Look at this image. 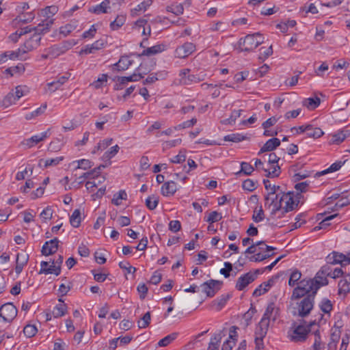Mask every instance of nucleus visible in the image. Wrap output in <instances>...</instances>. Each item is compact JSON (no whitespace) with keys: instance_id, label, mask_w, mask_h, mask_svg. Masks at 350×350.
Listing matches in <instances>:
<instances>
[{"instance_id":"24","label":"nucleus","mask_w":350,"mask_h":350,"mask_svg":"<svg viewBox=\"0 0 350 350\" xmlns=\"http://www.w3.org/2000/svg\"><path fill=\"white\" fill-rule=\"evenodd\" d=\"M258 331L256 332L255 344L256 348L258 350L263 349V338L266 336L268 329H264L263 327H258Z\"/></svg>"},{"instance_id":"46","label":"nucleus","mask_w":350,"mask_h":350,"mask_svg":"<svg viewBox=\"0 0 350 350\" xmlns=\"http://www.w3.org/2000/svg\"><path fill=\"white\" fill-rule=\"evenodd\" d=\"M151 320V315L150 312H147L141 319V320L138 321L137 325L139 328H146L147 327Z\"/></svg>"},{"instance_id":"28","label":"nucleus","mask_w":350,"mask_h":350,"mask_svg":"<svg viewBox=\"0 0 350 350\" xmlns=\"http://www.w3.org/2000/svg\"><path fill=\"white\" fill-rule=\"evenodd\" d=\"M126 22V16L118 15L114 21L111 22L109 27L112 31L118 30Z\"/></svg>"},{"instance_id":"23","label":"nucleus","mask_w":350,"mask_h":350,"mask_svg":"<svg viewBox=\"0 0 350 350\" xmlns=\"http://www.w3.org/2000/svg\"><path fill=\"white\" fill-rule=\"evenodd\" d=\"M28 260V255H22L20 254H17L16 259L15 271L18 275L22 272L23 267L27 264Z\"/></svg>"},{"instance_id":"37","label":"nucleus","mask_w":350,"mask_h":350,"mask_svg":"<svg viewBox=\"0 0 350 350\" xmlns=\"http://www.w3.org/2000/svg\"><path fill=\"white\" fill-rule=\"evenodd\" d=\"M178 336V333L177 332H173L165 337L163 338L161 340H160L158 342V345L159 347H166L169 344H170L172 341H174L177 336Z\"/></svg>"},{"instance_id":"45","label":"nucleus","mask_w":350,"mask_h":350,"mask_svg":"<svg viewBox=\"0 0 350 350\" xmlns=\"http://www.w3.org/2000/svg\"><path fill=\"white\" fill-rule=\"evenodd\" d=\"M63 159H64L63 157H56V158H53V159H48L44 161L43 159H40V165L41 164L42 162H44V167H48L49 166H55L57 164H59V163L60 161H62Z\"/></svg>"},{"instance_id":"53","label":"nucleus","mask_w":350,"mask_h":350,"mask_svg":"<svg viewBox=\"0 0 350 350\" xmlns=\"http://www.w3.org/2000/svg\"><path fill=\"white\" fill-rule=\"evenodd\" d=\"M35 17V15L32 12H28L21 16L16 17V20L22 22L23 23H28L31 22Z\"/></svg>"},{"instance_id":"4","label":"nucleus","mask_w":350,"mask_h":350,"mask_svg":"<svg viewBox=\"0 0 350 350\" xmlns=\"http://www.w3.org/2000/svg\"><path fill=\"white\" fill-rule=\"evenodd\" d=\"M52 25V21L48 20L46 23L38 24L33 27L34 33L31 37L24 43V48L27 51H31L39 46L41 40V34L46 33L49 31Z\"/></svg>"},{"instance_id":"44","label":"nucleus","mask_w":350,"mask_h":350,"mask_svg":"<svg viewBox=\"0 0 350 350\" xmlns=\"http://www.w3.org/2000/svg\"><path fill=\"white\" fill-rule=\"evenodd\" d=\"M306 132L308 137L313 138H319L324 134L320 128H314L312 125H311L310 129L306 131Z\"/></svg>"},{"instance_id":"34","label":"nucleus","mask_w":350,"mask_h":350,"mask_svg":"<svg viewBox=\"0 0 350 350\" xmlns=\"http://www.w3.org/2000/svg\"><path fill=\"white\" fill-rule=\"evenodd\" d=\"M314 334V340L312 347V350H323L325 348V344L321 341L319 329L315 330Z\"/></svg>"},{"instance_id":"20","label":"nucleus","mask_w":350,"mask_h":350,"mask_svg":"<svg viewBox=\"0 0 350 350\" xmlns=\"http://www.w3.org/2000/svg\"><path fill=\"white\" fill-rule=\"evenodd\" d=\"M109 4V0H104L98 5L89 8L88 11L91 13H94L96 14L107 13L108 10L110 9Z\"/></svg>"},{"instance_id":"40","label":"nucleus","mask_w":350,"mask_h":350,"mask_svg":"<svg viewBox=\"0 0 350 350\" xmlns=\"http://www.w3.org/2000/svg\"><path fill=\"white\" fill-rule=\"evenodd\" d=\"M127 198V194L124 190H120L118 193L113 195L111 202L116 205L119 206L121 204V200H126Z\"/></svg>"},{"instance_id":"29","label":"nucleus","mask_w":350,"mask_h":350,"mask_svg":"<svg viewBox=\"0 0 350 350\" xmlns=\"http://www.w3.org/2000/svg\"><path fill=\"white\" fill-rule=\"evenodd\" d=\"M132 62L127 56H122L120 60L114 64L118 70H125L131 65Z\"/></svg>"},{"instance_id":"50","label":"nucleus","mask_w":350,"mask_h":350,"mask_svg":"<svg viewBox=\"0 0 350 350\" xmlns=\"http://www.w3.org/2000/svg\"><path fill=\"white\" fill-rule=\"evenodd\" d=\"M257 181H254L251 179H247L243 181L242 184V187L243 189L249 191H253L255 190L257 187Z\"/></svg>"},{"instance_id":"62","label":"nucleus","mask_w":350,"mask_h":350,"mask_svg":"<svg viewBox=\"0 0 350 350\" xmlns=\"http://www.w3.org/2000/svg\"><path fill=\"white\" fill-rule=\"evenodd\" d=\"M167 10L178 16L183 13L184 8L181 4H178L167 7Z\"/></svg>"},{"instance_id":"19","label":"nucleus","mask_w":350,"mask_h":350,"mask_svg":"<svg viewBox=\"0 0 350 350\" xmlns=\"http://www.w3.org/2000/svg\"><path fill=\"white\" fill-rule=\"evenodd\" d=\"M338 294L347 295L350 292V274H345L338 282Z\"/></svg>"},{"instance_id":"18","label":"nucleus","mask_w":350,"mask_h":350,"mask_svg":"<svg viewBox=\"0 0 350 350\" xmlns=\"http://www.w3.org/2000/svg\"><path fill=\"white\" fill-rule=\"evenodd\" d=\"M281 142L279 139L276 137H273L269 140H267L265 144L260 148L258 155L265 152H271L276 149L278 146H280Z\"/></svg>"},{"instance_id":"36","label":"nucleus","mask_w":350,"mask_h":350,"mask_svg":"<svg viewBox=\"0 0 350 350\" xmlns=\"http://www.w3.org/2000/svg\"><path fill=\"white\" fill-rule=\"evenodd\" d=\"M221 340V334H215L211 338L207 350H219V343Z\"/></svg>"},{"instance_id":"5","label":"nucleus","mask_w":350,"mask_h":350,"mask_svg":"<svg viewBox=\"0 0 350 350\" xmlns=\"http://www.w3.org/2000/svg\"><path fill=\"white\" fill-rule=\"evenodd\" d=\"M264 42V37L259 32L248 34L239 39V51H252Z\"/></svg>"},{"instance_id":"7","label":"nucleus","mask_w":350,"mask_h":350,"mask_svg":"<svg viewBox=\"0 0 350 350\" xmlns=\"http://www.w3.org/2000/svg\"><path fill=\"white\" fill-rule=\"evenodd\" d=\"M277 310H275L274 303H269L265 310V312L258 323L259 327H263L264 329H268L271 320L276 319Z\"/></svg>"},{"instance_id":"61","label":"nucleus","mask_w":350,"mask_h":350,"mask_svg":"<svg viewBox=\"0 0 350 350\" xmlns=\"http://www.w3.org/2000/svg\"><path fill=\"white\" fill-rule=\"evenodd\" d=\"M186 159V155L185 151L180 150L178 154L176 155L170 159V161L173 163H181Z\"/></svg>"},{"instance_id":"15","label":"nucleus","mask_w":350,"mask_h":350,"mask_svg":"<svg viewBox=\"0 0 350 350\" xmlns=\"http://www.w3.org/2000/svg\"><path fill=\"white\" fill-rule=\"evenodd\" d=\"M50 135L49 129L45 132L41 133L38 135H35L30 138L25 139L22 144L28 148H31L38 143L44 140Z\"/></svg>"},{"instance_id":"32","label":"nucleus","mask_w":350,"mask_h":350,"mask_svg":"<svg viewBox=\"0 0 350 350\" xmlns=\"http://www.w3.org/2000/svg\"><path fill=\"white\" fill-rule=\"evenodd\" d=\"M301 277V273L298 269H294L291 275L288 280V285L290 286H294L297 284V286L299 285V280Z\"/></svg>"},{"instance_id":"31","label":"nucleus","mask_w":350,"mask_h":350,"mask_svg":"<svg viewBox=\"0 0 350 350\" xmlns=\"http://www.w3.org/2000/svg\"><path fill=\"white\" fill-rule=\"evenodd\" d=\"M320 98L317 96L314 98H308L303 101V105L309 109H314L320 105Z\"/></svg>"},{"instance_id":"16","label":"nucleus","mask_w":350,"mask_h":350,"mask_svg":"<svg viewBox=\"0 0 350 350\" xmlns=\"http://www.w3.org/2000/svg\"><path fill=\"white\" fill-rule=\"evenodd\" d=\"M166 46L164 44H156L151 47H147L143 50V51L138 55L139 57L142 56H152L155 55L157 54L161 53L163 51H165Z\"/></svg>"},{"instance_id":"13","label":"nucleus","mask_w":350,"mask_h":350,"mask_svg":"<svg viewBox=\"0 0 350 350\" xmlns=\"http://www.w3.org/2000/svg\"><path fill=\"white\" fill-rule=\"evenodd\" d=\"M4 309V315L3 321L4 322H11L17 315V309L12 303H6L3 305Z\"/></svg>"},{"instance_id":"25","label":"nucleus","mask_w":350,"mask_h":350,"mask_svg":"<svg viewBox=\"0 0 350 350\" xmlns=\"http://www.w3.org/2000/svg\"><path fill=\"white\" fill-rule=\"evenodd\" d=\"M269 168H265L262 167V170L267 174L265 176L267 178H276L278 177L281 173L280 167L278 164L270 165Z\"/></svg>"},{"instance_id":"17","label":"nucleus","mask_w":350,"mask_h":350,"mask_svg":"<svg viewBox=\"0 0 350 350\" xmlns=\"http://www.w3.org/2000/svg\"><path fill=\"white\" fill-rule=\"evenodd\" d=\"M275 278L272 277L267 282H262L260 284L253 292L254 297H259L267 293L269 288L274 284Z\"/></svg>"},{"instance_id":"21","label":"nucleus","mask_w":350,"mask_h":350,"mask_svg":"<svg viewBox=\"0 0 350 350\" xmlns=\"http://www.w3.org/2000/svg\"><path fill=\"white\" fill-rule=\"evenodd\" d=\"M144 78V75L141 73H134L133 75L129 77H121L118 78V81L120 82L119 84H116L115 89L116 90H121L122 89V85L128 81H138L141 79Z\"/></svg>"},{"instance_id":"39","label":"nucleus","mask_w":350,"mask_h":350,"mask_svg":"<svg viewBox=\"0 0 350 350\" xmlns=\"http://www.w3.org/2000/svg\"><path fill=\"white\" fill-rule=\"evenodd\" d=\"M343 164H344V163L342 161H336V162L334 163L333 164H332L329 166V167H328L327 169H326L321 172H319L318 174L319 175H324V174H328L330 172H336L340 169V167L342 166Z\"/></svg>"},{"instance_id":"60","label":"nucleus","mask_w":350,"mask_h":350,"mask_svg":"<svg viewBox=\"0 0 350 350\" xmlns=\"http://www.w3.org/2000/svg\"><path fill=\"white\" fill-rule=\"evenodd\" d=\"M224 266L225 268L221 269L219 273L227 278L230 276V272L232 270V265L230 262H225Z\"/></svg>"},{"instance_id":"56","label":"nucleus","mask_w":350,"mask_h":350,"mask_svg":"<svg viewBox=\"0 0 350 350\" xmlns=\"http://www.w3.org/2000/svg\"><path fill=\"white\" fill-rule=\"evenodd\" d=\"M282 191L280 186L279 185H273L271 187V191H270L267 196H265V206L267 204V203L269 202V200L271 199V196H275L278 193H280Z\"/></svg>"},{"instance_id":"55","label":"nucleus","mask_w":350,"mask_h":350,"mask_svg":"<svg viewBox=\"0 0 350 350\" xmlns=\"http://www.w3.org/2000/svg\"><path fill=\"white\" fill-rule=\"evenodd\" d=\"M15 96V98L16 100H19L22 96L26 94L27 92V87L26 86H22V85H18L15 88V91L13 92Z\"/></svg>"},{"instance_id":"49","label":"nucleus","mask_w":350,"mask_h":350,"mask_svg":"<svg viewBox=\"0 0 350 350\" xmlns=\"http://www.w3.org/2000/svg\"><path fill=\"white\" fill-rule=\"evenodd\" d=\"M273 54L272 46L268 48L261 47L260 49L259 59L264 61Z\"/></svg>"},{"instance_id":"11","label":"nucleus","mask_w":350,"mask_h":350,"mask_svg":"<svg viewBox=\"0 0 350 350\" xmlns=\"http://www.w3.org/2000/svg\"><path fill=\"white\" fill-rule=\"evenodd\" d=\"M59 239L54 238L49 241H46L42 247V254L44 256H49L55 254L59 247Z\"/></svg>"},{"instance_id":"26","label":"nucleus","mask_w":350,"mask_h":350,"mask_svg":"<svg viewBox=\"0 0 350 350\" xmlns=\"http://www.w3.org/2000/svg\"><path fill=\"white\" fill-rule=\"evenodd\" d=\"M58 12V8L55 5H51L46 7L43 10V14L46 18L42 21L41 24L46 23L48 20L52 21V24L53 23V19L51 18V16L55 15Z\"/></svg>"},{"instance_id":"38","label":"nucleus","mask_w":350,"mask_h":350,"mask_svg":"<svg viewBox=\"0 0 350 350\" xmlns=\"http://www.w3.org/2000/svg\"><path fill=\"white\" fill-rule=\"evenodd\" d=\"M159 204V197L154 195L148 196L146 200V206L150 210L156 208Z\"/></svg>"},{"instance_id":"64","label":"nucleus","mask_w":350,"mask_h":350,"mask_svg":"<svg viewBox=\"0 0 350 350\" xmlns=\"http://www.w3.org/2000/svg\"><path fill=\"white\" fill-rule=\"evenodd\" d=\"M53 211L51 208L46 207L40 213V217L44 221H46L51 219Z\"/></svg>"},{"instance_id":"52","label":"nucleus","mask_w":350,"mask_h":350,"mask_svg":"<svg viewBox=\"0 0 350 350\" xmlns=\"http://www.w3.org/2000/svg\"><path fill=\"white\" fill-rule=\"evenodd\" d=\"M338 216V214H334V215H331L329 216H327L326 217L325 219H323L320 223H319V226H316L314 228V230H320V229H322V228H325L326 226H329V221L332 219H333L334 218H336V217Z\"/></svg>"},{"instance_id":"58","label":"nucleus","mask_w":350,"mask_h":350,"mask_svg":"<svg viewBox=\"0 0 350 350\" xmlns=\"http://www.w3.org/2000/svg\"><path fill=\"white\" fill-rule=\"evenodd\" d=\"M16 101H17L16 98H15V96L14 92H10L8 93L3 100V105L8 107L9 105H11L13 103H15Z\"/></svg>"},{"instance_id":"12","label":"nucleus","mask_w":350,"mask_h":350,"mask_svg":"<svg viewBox=\"0 0 350 350\" xmlns=\"http://www.w3.org/2000/svg\"><path fill=\"white\" fill-rule=\"evenodd\" d=\"M282 193V191L278 193L275 196H271V199L267 203L269 204V207H273L271 211V215H275L280 211H283V200H280Z\"/></svg>"},{"instance_id":"8","label":"nucleus","mask_w":350,"mask_h":350,"mask_svg":"<svg viewBox=\"0 0 350 350\" xmlns=\"http://www.w3.org/2000/svg\"><path fill=\"white\" fill-rule=\"evenodd\" d=\"M222 282L215 280H210L202 284V291L208 297H213L220 289Z\"/></svg>"},{"instance_id":"51","label":"nucleus","mask_w":350,"mask_h":350,"mask_svg":"<svg viewBox=\"0 0 350 350\" xmlns=\"http://www.w3.org/2000/svg\"><path fill=\"white\" fill-rule=\"evenodd\" d=\"M222 218L221 214L218 213L217 211H212L209 213L208 217L205 219L206 222H208L210 224L215 223L221 220Z\"/></svg>"},{"instance_id":"2","label":"nucleus","mask_w":350,"mask_h":350,"mask_svg":"<svg viewBox=\"0 0 350 350\" xmlns=\"http://www.w3.org/2000/svg\"><path fill=\"white\" fill-rule=\"evenodd\" d=\"M316 295L310 291L304 295L301 298L295 300L296 303L295 306L293 307L294 315H297L302 318L308 316L314 308ZM291 300L293 301L291 299Z\"/></svg>"},{"instance_id":"57","label":"nucleus","mask_w":350,"mask_h":350,"mask_svg":"<svg viewBox=\"0 0 350 350\" xmlns=\"http://www.w3.org/2000/svg\"><path fill=\"white\" fill-rule=\"evenodd\" d=\"M78 166L77 169H83L84 170L91 168L93 165V163L88 159H81L77 161Z\"/></svg>"},{"instance_id":"27","label":"nucleus","mask_w":350,"mask_h":350,"mask_svg":"<svg viewBox=\"0 0 350 350\" xmlns=\"http://www.w3.org/2000/svg\"><path fill=\"white\" fill-rule=\"evenodd\" d=\"M62 303L57 304L53 311V315L55 318H58L64 316L66 314L67 306L62 301L61 299H59Z\"/></svg>"},{"instance_id":"63","label":"nucleus","mask_w":350,"mask_h":350,"mask_svg":"<svg viewBox=\"0 0 350 350\" xmlns=\"http://www.w3.org/2000/svg\"><path fill=\"white\" fill-rule=\"evenodd\" d=\"M119 149L120 148L118 145L113 146L105 152L104 157L107 159H110L118 152Z\"/></svg>"},{"instance_id":"43","label":"nucleus","mask_w":350,"mask_h":350,"mask_svg":"<svg viewBox=\"0 0 350 350\" xmlns=\"http://www.w3.org/2000/svg\"><path fill=\"white\" fill-rule=\"evenodd\" d=\"M350 204V194L342 193V196L336 202V206L340 207L341 208L349 205Z\"/></svg>"},{"instance_id":"10","label":"nucleus","mask_w":350,"mask_h":350,"mask_svg":"<svg viewBox=\"0 0 350 350\" xmlns=\"http://www.w3.org/2000/svg\"><path fill=\"white\" fill-rule=\"evenodd\" d=\"M255 280V275H252V271H249L241 275L237 281L235 288L238 291L244 290L250 284Z\"/></svg>"},{"instance_id":"14","label":"nucleus","mask_w":350,"mask_h":350,"mask_svg":"<svg viewBox=\"0 0 350 350\" xmlns=\"http://www.w3.org/2000/svg\"><path fill=\"white\" fill-rule=\"evenodd\" d=\"M326 262L327 264H329V265H336V264L347 265V264H348L347 259V255H344L343 254L338 253L336 252H333L331 254H329L326 257Z\"/></svg>"},{"instance_id":"59","label":"nucleus","mask_w":350,"mask_h":350,"mask_svg":"<svg viewBox=\"0 0 350 350\" xmlns=\"http://www.w3.org/2000/svg\"><path fill=\"white\" fill-rule=\"evenodd\" d=\"M200 79L199 77L195 75H189L187 77H185L184 79L182 81L183 85H189L192 83H198L200 82Z\"/></svg>"},{"instance_id":"47","label":"nucleus","mask_w":350,"mask_h":350,"mask_svg":"<svg viewBox=\"0 0 350 350\" xmlns=\"http://www.w3.org/2000/svg\"><path fill=\"white\" fill-rule=\"evenodd\" d=\"M347 131H339L337 133H335L332 136V141L333 143L336 144H339L342 143L348 136V134H347Z\"/></svg>"},{"instance_id":"41","label":"nucleus","mask_w":350,"mask_h":350,"mask_svg":"<svg viewBox=\"0 0 350 350\" xmlns=\"http://www.w3.org/2000/svg\"><path fill=\"white\" fill-rule=\"evenodd\" d=\"M254 168L252 165H251L249 163L247 162H241V170L237 173V174H241L243 173L245 175H251L254 172Z\"/></svg>"},{"instance_id":"30","label":"nucleus","mask_w":350,"mask_h":350,"mask_svg":"<svg viewBox=\"0 0 350 350\" xmlns=\"http://www.w3.org/2000/svg\"><path fill=\"white\" fill-rule=\"evenodd\" d=\"M242 111V109L233 110L231 113L230 118L221 120V123L225 125L234 124L235 123L236 120L241 116Z\"/></svg>"},{"instance_id":"1","label":"nucleus","mask_w":350,"mask_h":350,"mask_svg":"<svg viewBox=\"0 0 350 350\" xmlns=\"http://www.w3.org/2000/svg\"><path fill=\"white\" fill-rule=\"evenodd\" d=\"M327 278L325 275H320L318 271L313 278H304L299 281V285L294 288L293 291L291 299H299L310 291L317 294L321 287L327 286Z\"/></svg>"},{"instance_id":"54","label":"nucleus","mask_w":350,"mask_h":350,"mask_svg":"<svg viewBox=\"0 0 350 350\" xmlns=\"http://www.w3.org/2000/svg\"><path fill=\"white\" fill-rule=\"evenodd\" d=\"M265 218L264 211L262 210V206L260 207L259 210H255L254 211V214L252 215V219L254 222L258 223L262 221Z\"/></svg>"},{"instance_id":"48","label":"nucleus","mask_w":350,"mask_h":350,"mask_svg":"<svg viewBox=\"0 0 350 350\" xmlns=\"http://www.w3.org/2000/svg\"><path fill=\"white\" fill-rule=\"evenodd\" d=\"M37 332L38 329L34 325L28 324L23 329L24 334L28 338L34 336Z\"/></svg>"},{"instance_id":"33","label":"nucleus","mask_w":350,"mask_h":350,"mask_svg":"<svg viewBox=\"0 0 350 350\" xmlns=\"http://www.w3.org/2000/svg\"><path fill=\"white\" fill-rule=\"evenodd\" d=\"M81 221V211L79 209H75L70 217V223L74 228H78Z\"/></svg>"},{"instance_id":"35","label":"nucleus","mask_w":350,"mask_h":350,"mask_svg":"<svg viewBox=\"0 0 350 350\" xmlns=\"http://www.w3.org/2000/svg\"><path fill=\"white\" fill-rule=\"evenodd\" d=\"M319 308L323 312L329 314L333 309V305L329 299L323 298L319 304Z\"/></svg>"},{"instance_id":"6","label":"nucleus","mask_w":350,"mask_h":350,"mask_svg":"<svg viewBox=\"0 0 350 350\" xmlns=\"http://www.w3.org/2000/svg\"><path fill=\"white\" fill-rule=\"evenodd\" d=\"M301 197V194L299 193L295 194L294 191H282L280 196V200H283V203H284V206H283L282 215L295 209L298 206Z\"/></svg>"},{"instance_id":"42","label":"nucleus","mask_w":350,"mask_h":350,"mask_svg":"<svg viewBox=\"0 0 350 350\" xmlns=\"http://www.w3.org/2000/svg\"><path fill=\"white\" fill-rule=\"evenodd\" d=\"M246 137L242 135L240 133H232L228 135H226L224 138V141L226 142H239L243 140H245Z\"/></svg>"},{"instance_id":"9","label":"nucleus","mask_w":350,"mask_h":350,"mask_svg":"<svg viewBox=\"0 0 350 350\" xmlns=\"http://www.w3.org/2000/svg\"><path fill=\"white\" fill-rule=\"evenodd\" d=\"M196 50V45L191 42H185L175 50V56L178 58H185Z\"/></svg>"},{"instance_id":"3","label":"nucleus","mask_w":350,"mask_h":350,"mask_svg":"<svg viewBox=\"0 0 350 350\" xmlns=\"http://www.w3.org/2000/svg\"><path fill=\"white\" fill-rule=\"evenodd\" d=\"M317 325V320L311 321L307 325H297L293 323L291 329L288 332V337L291 341L298 342L305 341L308 334L310 332V327Z\"/></svg>"},{"instance_id":"22","label":"nucleus","mask_w":350,"mask_h":350,"mask_svg":"<svg viewBox=\"0 0 350 350\" xmlns=\"http://www.w3.org/2000/svg\"><path fill=\"white\" fill-rule=\"evenodd\" d=\"M161 193L164 196H172L177 191L176 183L174 181L165 182L161 187Z\"/></svg>"}]
</instances>
